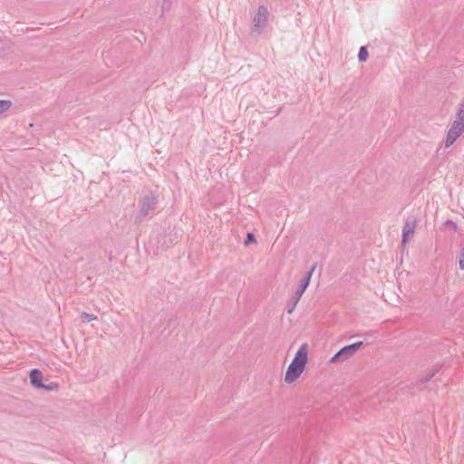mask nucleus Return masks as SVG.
Returning <instances> with one entry per match:
<instances>
[{
    "label": "nucleus",
    "mask_w": 464,
    "mask_h": 464,
    "mask_svg": "<svg viewBox=\"0 0 464 464\" xmlns=\"http://www.w3.org/2000/svg\"><path fill=\"white\" fill-rule=\"evenodd\" d=\"M308 358V350L305 343L302 344L297 350L293 361L286 369L285 382L293 383L295 382L305 369Z\"/></svg>",
    "instance_id": "nucleus-1"
},
{
    "label": "nucleus",
    "mask_w": 464,
    "mask_h": 464,
    "mask_svg": "<svg viewBox=\"0 0 464 464\" xmlns=\"http://www.w3.org/2000/svg\"><path fill=\"white\" fill-rule=\"evenodd\" d=\"M315 267L316 264H314L310 270L305 273L304 278L300 282L298 289L295 291L294 295L290 297L286 307V311L288 314H292L295 311L300 298L302 297L303 294L304 293V291L306 290L310 284L311 277Z\"/></svg>",
    "instance_id": "nucleus-2"
},
{
    "label": "nucleus",
    "mask_w": 464,
    "mask_h": 464,
    "mask_svg": "<svg viewBox=\"0 0 464 464\" xmlns=\"http://www.w3.org/2000/svg\"><path fill=\"white\" fill-rule=\"evenodd\" d=\"M159 200L155 195L150 193L146 195L140 201V208L135 217V223L140 224L145 218L153 214L157 208Z\"/></svg>",
    "instance_id": "nucleus-3"
},
{
    "label": "nucleus",
    "mask_w": 464,
    "mask_h": 464,
    "mask_svg": "<svg viewBox=\"0 0 464 464\" xmlns=\"http://www.w3.org/2000/svg\"><path fill=\"white\" fill-rule=\"evenodd\" d=\"M362 342L353 343L341 348L331 359L330 362H343L351 358L361 347Z\"/></svg>",
    "instance_id": "nucleus-4"
},
{
    "label": "nucleus",
    "mask_w": 464,
    "mask_h": 464,
    "mask_svg": "<svg viewBox=\"0 0 464 464\" xmlns=\"http://www.w3.org/2000/svg\"><path fill=\"white\" fill-rule=\"evenodd\" d=\"M463 132L464 122L454 121L447 132L445 147H450Z\"/></svg>",
    "instance_id": "nucleus-5"
},
{
    "label": "nucleus",
    "mask_w": 464,
    "mask_h": 464,
    "mask_svg": "<svg viewBox=\"0 0 464 464\" xmlns=\"http://www.w3.org/2000/svg\"><path fill=\"white\" fill-rule=\"evenodd\" d=\"M268 11L264 5H260L257 13L253 19V28L255 31L263 29L267 23Z\"/></svg>",
    "instance_id": "nucleus-6"
},
{
    "label": "nucleus",
    "mask_w": 464,
    "mask_h": 464,
    "mask_svg": "<svg viewBox=\"0 0 464 464\" xmlns=\"http://www.w3.org/2000/svg\"><path fill=\"white\" fill-rule=\"evenodd\" d=\"M417 226V219L414 217H408L405 220L403 228H402V239L401 244L405 246L409 240V238L413 236L415 228Z\"/></svg>",
    "instance_id": "nucleus-7"
},
{
    "label": "nucleus",
    "mask_w": 464,
    "mask_h": 464,
    "mask_svg": "<svg viewBox=\"0 0 464 464\" xmlns=\"http://www.w3.org/2000/svg\"><path fill=\"white\" fill-rule=\"evenodd\" d=\"M29 377H30V382L34 387H35L37 389H41L42 387H44L43 373L40 370H38V369L31 370V372L29 373Z\"/></svg>",
    "instance_id": "nucleus-8"
},
{
    "label": "nucleus",
    "mask_w": 464,
    "mask_h": 464,
    "mask_svg": "<svg viewBox=\"0 0 464 464\" xmlns=\"http://www.w3.org/2000/svg\"><path fill=\"white\" fill-rule=\"evenodd\" d=\"M441 369L440 364H435L419 380L420 383H426L431 380Z\"/></svg>",
    "instance_id": "nucleus-9"
},
{
    "label": "nucleus",
    "mask_w": 464,
    "mask_h": 464,
    "mask_svg": "<svg viewBox=\"0 0 464 464\" xmlns=\"http://www.w3.org/2000/svg\"><path fill=\"white\" fill-rule=\"evenodd\" d=\"M369 53L366 46H362L359 49L358 60L360 62H365L368 59Z\"/></svg>",
    "instance_id": "nucleus-10"
},
{
    "label": "nucleus",
    "mask_w": 464,
    "mask_h": 464,
    "mask_svg": "<svg viewBox=\"0 0 464 464\" xmlns=\"http://www.w3.org/2000/svg\"><path fill=\"white\" fill-rule=\"evenodd\" d=\"M12 106V102L9 100H0V114L8 111Z\"/></svg>",
    "instance_id": "nucleus-11"
},
{
    "label": "nucleus",
    "mask_w": 464,
    "mask_h": 464,
    "mask_svg": "<svg viewBox=\"0 0 464 464\" xmlns=\"http://www.w3.org/2000/svg\"><path fill=\"white\" fill-rule=\"evenodd\" d=\"M456 118L455 121L464 122V101L459 106Z\"/></svg>",
    "instance_id": "nucleus-12"
},
{
    "label": "nucleus",
    "mask_w": 464,
    "mask_h": 464,
    "mask_svg": "<svg viewBox=\"0 0 464 464\" xmlns=\"http://www.w3.org/2000/svg\"><path fill=\"white\" fill-rule=\"evenodd\" d=\"M81 318L82 319L83 322H92V321L96 320L97 316L92 314H88V313L82 312L81 314Z\"/></svg>",
    "instance_id": "nucleus-13"
},
{
    "label": "nucleus",
    "mask_w": 464,
    "mask_h": 464,
    "mask_svg": "<svg viewBox=\"0 0 464 464\" xmlns=\"http://www.w3.org/2000/svg\"><path fill=\"white\" fill-rule=\"evenodd\" d=\"M172 5V0H162L161 13L170 10Z\"/></svg>",
    "instance_id": "nucleus-14"
},
{
    "label": "nucleus",
    "mask_w": 464,
    "mask_h": 464,
    "mask_svg": "<svg viewBox=\"0 0 464 464\" xmlns=\"http://www.w3.org/2000/svg\"><path fill=\"white\" fill-rule=\"evenodd\" d=\"M459 266L461 270H464V244L461 245L459 251Z\"/></svg>",
    "instance_id": "nucleus-15"
},
{
    "label": "nucleus",
    "mask_w": 464,
    "mask_h": 464,
    "mask_svg": "<svg viewBox=\"0 0 464 464\" xmlns=\"http://www.w3.org/2000/svg\"><path fill=\"white\" fill-rule=\"evenodd\" d=\"M59 385L57 382H50L49 384H44V387H42L41 389H44L45 391H56L58 389Z\"/></svg>",
    "instance_id": "nucleus-16"
},
{
    "label": "nucleus",
    "mask_w": 464,
    "mask_h": 464,
    "mask_svg": "<svg viewBox=\"0 0 464 464\" xmlns=\"http://www.w3.org/2000/svg\"><path fill=\"white\" fill-rule=\"evenodd\" d=\"M444 227H450V229H452L454 232H456L458 230V225L451 221V220H447L445 223H444Z\"/></svg>",
    "instance_id": "nucleus-17"
},
{
    "label": "nucleus",
    "mask_w": 464,
    "mask_h": 464,
    "mask_svg": "<svg viewBox=\"0 0 464 464\" xmlns=\"http://www.w3.org/2000/svg\"><path fill=\"white\" fill-rule=\"evenodd\" d=\"M256 242V237L253 233H247L246 238L245 239V245L247 246L250 243Z\"/></svg>",
    "instance_id": "nucleus-18"
}]
</instances>
